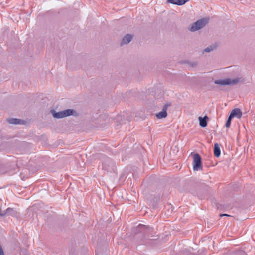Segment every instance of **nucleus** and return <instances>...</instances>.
I'll list each match as a JSON object with an SVG mask.
<instances>
[{"label":"nucleus","instance_id":"nucleus-1","mask_svg":"<svg viewBox=\"0 0 255 255\" xmlns=\"http://www.w3.org/2000/svg\"><path fill=\"white\" fill-rule=\"evenodd\" d=\"M75 111L73 109H66L62 111H59L58 112H55L54 110H51V113L52 114L53 116L57 119L62 118L64 117H66L67 116H69L70 115H72L75 113Z\"/></svg>","mask_w":255,"mask_h":255},{"label":"nucleus","instance_id":"nucleus-2","mask_svg":"<svg viewBox=\"0 0 255 255\" xmlns=\"http://www.w3.org/2000/svg\"><path fill=\"white\" fill-rule=\"evenodd\" d=\"M240 81V78H226L224 79H218L214 81V83L220 85H234Z\"/></svg>","mask_w":255,"mask_h":255},{"label":"nucleus","instance_id":"nucleus-3","mask_svg":"<svg viewBox=\"0 0 255 255\" xmlns=\"http://www.w3.org/2000/svg\"><path fill=\"white\" fill-rule=\"evenodd\" d=\"M207 23L205 19H201L193 23L189 28L191 31L194 32L203 28Z\"/></svg>","mask_w":255,"mask_h":255},{"label":"nucleus","instance_id":"nucleus-4","mask_svg":"<svg viewBox=\"0 0 255 255\" xmlns=\"http://www.w3.org/2000/svg\"><path fill=\"white\" fill-rule=\"evenodd\" d=\"M193 168L194 171H198L202 169L201 158L199 154L193 155Z\"/></svg>","mask_w":255,"mask_h":255},{"label":"nucleus","instance_id":"nucleus-5","mask_svg":"<svg viewBox=\"0 0 255 255\" xmlns=\"http://www.w3.org/2000/svg\"><path fill=\"white\" fill-rule=\"evenodd\" d=\"M167 105H165L161 111L156 114V116L158 119H162L166 117L167 115Z\"/></svg>","mask_w":255,"mask_h":255},{"label":"nucleus","instance_id":"nucleus-6","mask_svg":"<svg viewBox=\"0 0 255 255\" xmlns=\"http://www.w3.org/2000/svg\"><path fill=\"white\" fill-rule=\"evenodd\" d=\"M152 228H150L144 225L139 224L137 227V230L139 231H143L145 234H149L152 230Z\"/></svg>","mask_w":255,"mask_h":255},{"label":"nucleus","instance_id":"nucleus-7","mask_svg":"<svg viewBox=\"0 0 255 255\" xmlns=\"http://www.w3.org/2000/svg\"><path fill=\"white\" fill-rule=\"evenodd\" d=\"M231 114L234 117H237L238 119L240 118L242 116V112L239 108L233 109L231 112Z\"/></svg>","mask_w":255,"mask_h":255},{"label":"nucleus","instance_id":"nucleus-8","mask_svg":"<svg viewBox=\"0 0 255 255\" xmlns=\"http://www.w3.org/2000/svg\"><path fill=\"white\" fill-rule=\"evenodd\" d=\"M132 39V36L130 34H127L125 36L122 41L121 45L123 44H127L129 43Z\"/></svg>","mask_w":255,"mask_h":255},{"label":"nucleus","instance_id":"nucleus-9","mask_svg":"<svg viewBox=\"0 0 255 255\" xmlns=\"http://www.w3.org/2000/svg\"><path fill=\"white\" fill-rule=\"evenodd\" d=\"M9 123L12 124H22L23 121L16 118H10L7 120Z\"/></svg>","mask_w":255,"mask_h":255},{"label":"nucleus","instance_id":"nucleus-10","mask_svg":"<svg viewBox=\"0 0 255 255\" xmlns=\"http://www.w3.org/2000/svg\"><path fill=\"white\" fill-rule=\"evenodd\" d=\"M208 118L207 116H205L204 118L202 117H199V125L202 127H205L207 126V123L206 119Z\"/></svg>","mask_w":255,"mask_h":255},{"label":"nucleus","instance_id":"nucleus-11","mask_svg":"<svg viewBox=\"0 0 255 255\" xmlns=\"http://www.w3.org/2000/svg\"><path fill=\"white\" fill-rule=\"evenodd\" d=\"M214 155L217 157H219L221 154L220 147L217 143L214 145Z\"/></svg>","mask_w":255,"mask_h":255},{"label":"nucleus","instance_id":"nucleus-12","mask_svg":"<svg viewBox=\"0 0 255 255\" xmlns=\"http://www.w3.org/2000/svg\"><path fill=\"white\" fill-rule=\"evenodd\" d=\"M188 0H177V5H182L184 4Z\"/></svg>","mask_w":255,"mask_h":255},{"label":"nucleus","instance_id":"nucleus-13","mask_svg":"<svg viewBox=\"0 0 255 255\" xmlns=\"http://www.w3.org/2000/svg\"><path fill=\"white\" fill-rule=\"evenodd\" d=\"M214 48V47L213 46H210L209 47L206 48L204 49V52H207V53L213 51Z\"/></svg>","mask_w":255,"mask_h":255},{"label":"nucleus","instance_id":"nucleus-14","mask_svg":"<svg viewBox=\"0 0 255 255\" xmlns=\"http://www.w3.org/2000/svg\"><path fill=\"white\" fill-rule=\"evenodd\" d=\"M168 3L177 5V0H167Z\"/></svg>","mask_w":255,"mask_h":255},{"label":"nucleus","instance_id":"nucleus-15","mask_svg":"<svg viewBox=\"0 0 255 255\" xmlns=\"http://www.w3.org/2000/svg\"><path fill=\"white\" fill-rule=\"evenodd\" d=\"M110 162V160H108L107 161V162ZM106 164H107V162H105V163H104L103 164V168H104L105 170H108V169H107V168L106 167Z\"/></svg>","mask_w":255,"mask_h":255},{"label":"nucleus","instance_id":"nucleus-16","mask_svg":"<svg viewBox=\"0 0 255 255\" xmlns=\"http://www.w3.org/2000/svg\"><path fill=\"white\" fill-rule=\"evenodd\" d=\"M231 125V121L227 120L226 122L225 126L226 127H229Z\"/></svg>","mask_w":255,"mask_h":255},{"label":"nucleus","instance_id":"nucleus-17","mask_svg":"<svg viewBox=\"0 0 255 255\" xmlns=\"http://www.w3.org/2000/svg\"><path fill=\"white\" fill-rule=\"evenodd\" d=\"M0 255H4V252L1 246H0Z\"/></svg>","mask_w":255,"mask_h":255},{"label":"nucleus","instance_id":"nucleus-18","mask_svg":"<svg viewBox=\"0 0 255 255\" xmlns=\"http://www.w3.org/2000/svg\"><path fill=\"white\" fill-rule=\"evenodd\" d=\"M234 118L233 116L230 113L228 118V120H229L230 121H231V119Z\"/></svg>","mask_w":255,"mask_h":255},{"label":"nucleus","instance_id":"nucleus-19","mask_svg":"<svg viewBox=\"0 0 255 255\" xmlns=\"http://www.w3.org/2000/svg\"><path fill=\"white\" fill-rule=\"evenodd\" d=\"M220 216H229V215L226 214H221Z\"/></svg>","mask_w":255,"mask_h":255}]
</instances>
